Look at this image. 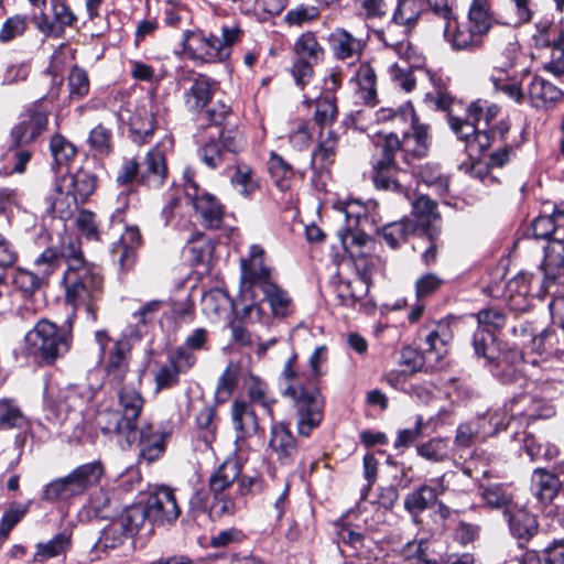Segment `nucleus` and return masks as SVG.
<instances>
[{
  "label": "nucleus",
  "instance_id": "obj_1",
  "mask_svg": "<svg viewBox=\"0 0 564 564\" xmlns=\"http://www.w3.org/2000/svg\"><path fill=\"white\" fill-rule=\"evenodd\" d=\"M264 250L257 245L250 247L249 260L241 262V293L231 303L235 316L248 323L269 322V316L257 302V292L262 293L261 301L269 304L271 314L285 318L294 312V303L289 292L275 280L272 268L264 264Z\"/></svg>",
  "mask_w": 564,
  "mask_h": 564
},
{
  "label": "nucleus",
  "instance_id": "obj_2",
  "mask_svg": "<svg viewBox=\"0 0 564 564\" xmlns=\"http://www.w3.org/2000/svg\"><path fill=\"white\" fill-rule=\"evenodd\" d=\"M282 394L291 399L300 435L310 436L323 420L324 399L310 376L300 372L297 354L293 352L285 361L279 377Z\"/></svg>",
  "mask_w": 564,
  "mask_h": 564
},
{
  "label": "nucleus",
  "instance_id": "obj_3",
  "mask_svg": "<svg viewBox=\"0 0 564 564\" xmlns=\"http://www.w3.org/2000/svg\"><path fill=\"white\" fill-rule=\"evenodd\" d=\"M183 102L191 113H200L209 126H223L231 117V107L223 100L213 102L219 85L212 77L191 72L178 80Z\"/></svg>",
  "mask_w": 564,
  "mask_h": 564
},
{
  "label": "nucleus",
  "instance_id": "obj_4",
  "mask_svg": "<svg viewBox=\"0 0 564 564\" xmlns=\"http://www.w3.org/2000/svg\"><path fill=\"white\" fill-rule=\"evenodd\" d=\"M65 301L74 310L83 307L93 322L97 319L98 302L104 294V278L95 265L74 273H64Z\"/></svg>",
  "mask_w": 564,
  "mask_h": 564
},
{
  "label": "nucleus",
  "instance_id": "obj_5",
  "mask_svg": "<svg viewBox=\"0 0 564 564\" xmlns=\"http://www.w3.org/2000/svg\"><path fill=\"white\" fill-rule=\"evenodd\" d=\"M25 340L30 352L40 357L46 364H53L57 358L66 355L70 348V328L58 327L56 324L41 319L30 330Z\"/></svg>",
  "mask_w": 564,
  "mask_h": 564
},
{
  "label": "nucleus",
  "instance_id": "obj_6",
  "mask_svg": "<svg viewBox=\"0 0 564 564\" xmlns=\"http://www.w3.org/2000/svg\"><path fill=\"white\" fill-rule=\"evenodd\" d=\"M104 474L100 462L80 465L69 475L50 482L43 494L46 500H67L83 495L88 488L98 484Z\"/></svg>",
  "mask_w": 564,
  "mask_h": 564
},
{
  "label": "nucleus",
  "instance_id": "obj_7",
  "mask_svg": "<svg viewBox=\"0 0 564 564\" xmlns=\"http://www.w3.org/2000/svg\"><path fill=\"white\" fill-rule=\"evenodd\" d=\"M130 508L141 514V527L147 522L153 525L172 524L181 516L174 490L166 486L158 488L144 503H134Z\"/></svg>",
  "mask_w": 564,
  "mask_h": 564
},
{
  "label": "nucleus",
  "instance_id": "obj_8",
  "mask_svg": "<svg viewBox=\"0 0 564 564\" xmlns=\"http://www.w3.org/2000/svg\"><path fill=\"white\" fill-rule=\"evenodd\" d=\"M109 520V524L101 531L95 544L96 549L102 551L116 549L122 545L127 539L134 536L142 528L141 514L137 511L133 512L130 506L124 508L118 518Z\"/></svg>",
  "mask_w": 564,
  "mask_h": 564
},
{
  "label": "nucleus",
  "instance_id": "obj_9",
  "mask_svg": "<svg viewBox=\"0 0 564 564\" xmlns=\"http://www.w3.org/2000/svg\"><path fill=\"white\" fill-rule=\"evenodd\" d=\"M448 124L458 140L464 142L470 159L480 156L490 147V134L486 130H479L470 118L462 119L449 115Z\"/></svg>",
  "mask_w": 564,
  "mask_h": 564
},
{
  "label": "nucleus",
  "instance_id": "obj_10",
  "mask_svg": "<svg viewBox=\"0 0 564 564\" xmlns=\"http://www.w3.org/2000/svg\"><path fill=\"white\" fill-rule=\"evenodd\" d=\"M46 127L47 115L36 108H29L12 128L11 141L15 148L28 145L35 141Z\"/></svg>",
  "mask_w": 564,
  "mask_h": 564
},
{
  "label": "nucleus",
  "instance_id": "obj_11",
  "mask_svg": "<svg viewBox=\"0 0 564 564\" xmlns=\"http://www.w3.org/2000/svg\"><path fill=\"white\" fill-rule=\"evenodd\" d=\"M485 37L468 23L459 24L456 15L444 25V39L454 51H478L482 47Z\"/></svg>",
  "mask_w": 564,
  "mask_h": 564
},
{
  "label": "nucleus",
  "instance_id": "obj_12",
  "mask_svg": "<svg viewBox=\"0 0 564 564\" xmlns=\"http://www.w3.org/2000/svg\"><path fill=\"white\" fill-rule=\"evenodd\" d=\"M543 288L545 291L552 285L564 283V235L550 240L544 248Z\"/></svg>",
  "mask_w": 564,
  "mask_h": 564
},
{
  "label": "nucleus",
  "instance_id": "obj_13",
  "mask_svg": "<svg viewBox=\"0 0 564 564\" xmlns=\"http://www.w3.org/2000/svg\"><path fill=\"white\" fill-rule=\"evenodd\" d=\"M412 214L416 218L417 230L429 240H436L441 235V215L437 203L427 195H420L412 202Z\"/></svg>",
  "mask_w": 564,
  "mask_h": 564
},
{
  "label": "nucleus",
  "instance_id": "obj_14",
  "mask_svg": "<svg viewBox=\"0 0 564 564\" xmlns=\"http://www.w3.org/2000/svg\"><path fill=\"white\" fill-rule=\"evenodd\" d=\"M186 196L192 199L194 208L202 216L207 227L218 228L223 219V207L215 196L208 193H199L194 181H188Z\"/></svg>",
  "mask_w": 564,
  "mask_h": 564
},
{
  "label": "nucleus",
  "instance_id": "obj_15",
  "mask_svg": "<svg viewBox=\"0 0 564 564\" xmlns=\"http://www.w3.org/2000/svg\"><path fill=\"white\" fill-rule=\"evenodd\" d=\"M167 177L165 155L159 148L151 149L140 163L139 183L149 188L161 187Z\"/></svg>",
  "mask_w": 564,
  "mask_h": 564
},
{
  "label": "nucleus",
  "instance_id": "obj_16",
  "mask_svg": "<svg viewBox=\"0 0 564 564\" xmlns=\"http://www.w3.org/2000/svg\"><path fill=\"white\" fill-rule=\"evenodd\" d=\"M411 131H404L403 137L405 140V162H409V156L422 159L427 155L431 145V127L419 121L415 111H413V119H408Z\"/></svg>",
  "mask_w": 564,
  "mask_h": 564
},
{
  "label": "nucleus",
  "instance_id": "obj_17",
  "mask_svg": "<svg viewBox=\"0 0 564 564\" xmlns=\"http://www.w3.org/2000/svg\"><path fill=\"white\" fill-rule=\"evenodd\" d=\"M437 487L423 484L404 497V509L416 517L436 505L438 496L445 491L444 475L437 478Z\"/></svg>",
  "mask_w": 564,
  "mask_h": 564
},
{
  "label": "nucleus",
  "instance_id": "obj_18",
  "mask_svg": "<svg viewBox=\"0 0 564 564\" xmlns=\"http://www.w3.org/2000/svg\"><path fill=\"white\" fill-rule=\"evenodd\" d=\"M269 447L282 465H291L297 455L296 441L284 423L271 426Z\"/></svg>",
  "mask_w": 564,
  "mask_h": 564
},
{
  "label": "nucleus",
  "instance_id": "obj_19",
  "mask_svg": "<svg viewBox=\"0 0 564 564\" xmlns=\"http://www.w3.org/2000/svg\"><path fill=\"white\" fill-rule=\"evenodd\" d=\"M231 420L236 432V443L253 436L259 422L253 408L245 401L235 400L231 404Z\"/></svg>",
  "mask_w": 564,
  "mask_h": 564
},
{
  "label": "nucleus",
  "instance_id": "obj_20",
  "mask_svg": "<svg viewBox=\"0 0 564 564\" xmlns=\"http://www.w3.org/2000/svg\"><path fill=\"white\" fill-rule=\"evenodd\" d=\"M406 173L397 165L375 163L372 171V182L377 189L402 194L408 197V187L403 178Z\"/></svg>",
  "mask_w": 564,
  "mask_h": 564
},
{
  "label": "nucleus",
  "instance_id": "obj_21",
  "mask_svg": "<svg viewBox=\"0 0 564 564\" xmlns=\"http://www.w3.org/2000/svg\"><path fill=\"white\" fill-rule=\"evenodd\" d=\"M131 344L128 338L123 337L116 340L112 350L109 352L106 362V373L109 380L122 383L129 370V356L131 352Z\"/></svg>",
  "mask_w": 564,
  "mask_h": 564
},
{
  "label": "nucleus",
  "instance_id": "obj_22",
  "mask_svg": "<svg viewBox=\"0 0 564 564\" xmlns=\"http://www.w3.org/2000/svg\"><path fill=\"white\" fill-rule=\"evenodd\" d=\"M126 419L119 411H104L97 416V425L105 435L115 434L132 445L139 440V430L126 424Z\"/></svg>",
  "mask_w": 564,
  "mask_h": 564
},
{
  "label": "nucleus",
  "instance_id": "obj_23",
  "mask_svg": "<svg viewBox=\"0 0 564 564\" xmlns=\"http://www.w3.org/2000/svg\"><path fill=\"white\" fill-rule=\"evenodd\" d=\"M54 247L56 248L59 261L62 262V260H64L67 264V269L64 273H74L95 267V264L88 263L85 260L82 241L78 237H64L61 242L54 245Z\"/></svg>",
  "mask_w": 564,
  "mask_h": 564
},
{
  "label": "nucleus",
  "instance_id": "obj_24",
  "mask_svg": "<svg viewBox=\"0 0 564 564\" xmlns=\"http://www.w3.org/2000/svg\"><path fill=\"white\" fill-rule=\"evenodd\" d=\"M241 474V467L236 459L221 463L208 478V489L212 496L229 495L228 490Z\"/></svg>",
  "mask_w": 564,
  "mask_h": 564
},
{
  "label": "nucleus",
  "instance_id": "obj_25",
  "mask_svg": "<svg viewBox=\"0 0 564 564\" xmlns=\"http://www.w3.org/2000/svg\"><path fill=\"white\" fill-rule=\"evenodd\" d=\"M424 335L425 344L429 346L427 351L435 352L437 357H442L447 351V345L453 338L449 322L446 319L433 321L425 324L421 328Z\"/></svg>",
  "mask_w": 564,
  "mask_h": 564
},
{
  "label": "nucleus",
  "instance_id": "obj_26",
  "mask_svg": "<svg viewBox=\"0 0 564 564\" xmlns=\"http://www.w3.org/2000/svg\"><path fill=\"white\" fill-rule=\"evenodd\" d=\"M533 17V0H505L502 10L498 13L502 24L513 28L529 24Z\"/></svg>",
  "mask_w": 564,
  "mask_h": 564
},
{
  "label": "nucleus",
  "instance_id": "obj_27",
  "mask_svg": "<svg viewBox=\"0 0 564 564\" xmlns=\"http://www.w3.org/2000/svg\"><path fill=\"white\" fill-rule=\"evenodd\" d=\"M491 373L502 383L516 382L522 378L523 361L517 350H509L489 365Z\"/></svg>",
  "mask_w": 564,
  "mask_h": 564
},
{
  "label": "nucleus",
  "instance_id": "obj_28",
  "mask_svg": "<svg viewBox=\"0 0 564 564\" xmlns=\"http://www.w3.org/2000/svg\"><path fill=\"white\" fill-rule=\"evenodd\" d=\"M120 413L126 419L128 426L138 429V421L144 406V398L132 386L122 384L118 391Z\"/></svg>",
  "mask_w": 564,
  "mask_h": 564
},
{
  "label": "nucleus",
  "instance_id": "obj_29",
  "mask_svg": "<svg viewBox=\"0 0 564 564\" xmlns=\"http://www.w3.org/2000/svg\"><path fill=\"white\" fill-rule=\"evenodd\" d=\"M531 481V491L543 506L554 500L562 486L557 476L542 468L534 469Z\"/></svg>",
  "mask_w": 564,
  "mask_h": 564
},
{
  "label": "nucleus",
  "instance_id": "obj_30",
  "mask_svg": "<svg viewBox=\"0 0 564 564\" xmlns=\"http://www.w3.org/2000/svg\"><path fill=\"white\" fill-rule=\"evenodd\" d=\"M329 44L338 59L359 57L365 47L361 39L355 37L343 28L335 29L329 35Z\"/></svg>",
  "mask_w": 564,
  "mask_h": 564
},
{
  "label": "nucleus",
  "instance_id": "obj_31",
  "mask_svg": "<svg viewBox=\"0 0 564 564\" xmlns=\"http://www.w3.org/2000/svg\"><path fill=\"white\" fill-rule=\"evenodd\" d=\"M505 514L508 517L510 532L516 539L529 541L538 533L536 518L525 509L506 510Z\"/></svg>",
  "mask_w": 564,
  "mask_h": 564
},
{
  "label": "nucleus",
  "instance_id": "obj_32",
  "mask_svg": "<svg viewBox=\"0 0 564 564\" xmlns=\"http://www.w3.org/2000/svg\"><path fill=\"white\" fill-rule=\"evenodd\" d=\"M61 180H65V188L82 200V203H86L97 187L96 174L84 167L78 169L75 173L62 177Z\"/></svg>",
  "mask_w": 564,
  "mask_h": 564
},
{
  "label": "nucleus",
  "instance_id": "obj_33",
  "mask_svg": "<svg viewBox=\"0 0 564 564\" xmlns=\"http://www.w3.org/2000/svg\"><path fill=\"white\" fill-rule=\"evenodd\" d=\"M56 196L51 204V210L61 219H68L82 203L67 188H65V180H56L54 185Z\"/></svg>",
  "mask_w": 564,
  "mask_h": 564
},
{
  "label": "nucleus",
  "instance_id": "obj_34",
  "mask_svg": "<svg viewBox=\"0 0 564 564\" xmlns=\"http://www.w3.org/2000/svg\"><path fill=\"white\" fill-rule=\"evenodd\" d=\"M416 454L427 462L440 464L453 457V448L447 438L437 436L420 443L416 446Z\"/></svg>",
  "mask_w": 564,
  "mask_h": 564
},
{
  "label": "nucleus",
  "instance_id": "obj_35",
  "mask_svg": "<svg viewBox=\"0 0 564 564\" xmlns=\"http://www.w3.org/2000/svg\"><path fill=\"white\" fill-rule=\"evenodd\" d=\"M412 30L405 28L403 24L395 23L393 19L381 29L375 30L376 37L383 43L384 46L392 48L400 53Z\"/></svg>",
  "mask_w": 564,
  "mask_h": 564
},
{
  "label": "nucleus",
  "instance_id": "obj_36",
  "mask_svg": "<svg viewBox=\"0 0 564 564\" xmlns=\"http://www.w3.org/2000/svg\"><path fill=\"white\" fill-rule=\"evenodd\" d=\"M72 545V536L67 532H61L54 535L45 543H37L36 552L33 555L35 563L45 561L64 554Z\"/></svg>",
  "mask_w": 564,
  "mask_h": 564
},
{
  "label": "nucleus",
  "instance_id": "obj_37",
  "mask_svg": "<svg viewBox=\"0 0 564 564\" xmlns=\"http://www.w3.org/2000/svg\"><path fill=\"white\" fill-rule=\"evenodd\" d=\"M424 9L420 0H397V6L392 12L391 19L395 23L403 24L410 30H414L422 17Z\"/></svg>",
  "mask_w": 564,
  "mask_h": 564
},
{
  "label": "nucleus",
  "instance_id": "obj_38",
  "mask_svg": "<svg viewBox=\"0 0 564 564\" xmlns=\"http://www.w3.org/2000/svg\"><path fill=\"white\" fill-rule=\"evenodd\" d=\"M162 307L163 301L161 300H152L143 304L140 310L132 314L135 324L127 329V336L140 338L147 330L148 325L153 323Z\"/></svg>",
  "mask_w": 564,
  "mask_h": 564
},
{
  "label": "nucleus",
  "instance_id": "obj_39",
  "mask_svg": "<svg viewBox=\"0 0 564 564\" xmlns=\"http://www.w3.org/2000/svg\"><path fill=\"white\" fill-rule=\"evenodd\" d=\"M417 230L415 220L403 218L400 221H393L384 225L380 229V235L383 240L392 248H398L401 243L405 242L409 235Z\"/></svg>",
  "mask_w": 564,
  "mask_h": 564
},
{
  "label": "nucleus",
  "instance_id": "obj_40",
  "mask_svg": "<svg viewBox=\"0 0 564 564\" xmlns=\"http://www.w3.org/2000/svg\"><path fill=\"white\" fill-rule=\"evenodd\" d=\"M521 564H564V539L554 540L542 554L534 550L527 551Z\"/></svg>",
  "mask_w": 564,
  "mask_h": 564
},
{
  "label": "nucleus",
  "instance_id": "obj_41",
  "mask_svg": "<svg viewBox=\"0 0 564 564\" xmlns=\"http://www.w3.org/2000/svg\"><path fill=\"white\" fill-rule=\"evenodd\" d=\"M518 43L516 36L512 34L506 35L499 40L492 47V58L497 67L502 70H508L514 65V61L518 54Z\"/></svg>",
  "mask_w": 564,
  "mask_h": 564
},
{
  "label": "nucleus",
  "instance_id": "obj_42",
  "mask_svg": "<svg viewBox=\"0 0 564 564\" xmlns=\"http://www.w3.org/2000/svg\"><path fill=\"white\" fill-rule=\"evenodd\" d=\"M491 3L490 0H471L468 10V24L487 36L491 29Z\"/></svg>",
  "mask_w": 564,
  "mask_h": 564
},
{
  "label": "nucleus",
  "instance_id": "obj_43",
  "mask_svg": "<svg viewBox=\"0 0 564 564\" xmlns=\"http://www.w3.org/2000/svg\"><path fill=\"white\" fill-rule=\"evenodd\" d=\"M91 508L96 517L105 520L118 518L120 501L112 491L100 490L91 498Z\"/></svg>",
  "mask_w": 564,
  "mask_h": 564
},
{
  "label": "nucleus",
  "instance_id": "obj_44",
  "mask_svg": "<svg viewBox=\"0 0 564 564\" xmlns=\"http://www.w3.org/2000/svg\"><path fill=\"white\" fill-rule=\"evenodd\" d=\"M529 94L532 100L540 101L543 106L553 105L563 97V91L558 87L538 76L532 79Z\"/></svg>",
  "mask_w": 564,
  "mask_h": 564
},
{
  "label": "nucleus",
  "instance_id": "obj_45",
  "mask_svg": "<svg viewBox=\"0 0 564 564\" xmlns=\"http://www.w3.org/2000/svg\"><path fill=\"white\" fill-rule=\"evenodd\" d=\"M293 52L295 58L311 61L313 64H317L324 56V50L312 32L303 33L295 41Z\"/></svg>",
  "mask_w": 564,
  "mask_h": 564
},
{
  "label": "nucleus",
  "instance_id": "obj_46",
  "mask_svg": "<svg viewBox=\"0 0 564 564\" xmlns=\"http://www.w3.org/2000/svg\"><path fill=\"white\" fill-rule=\"evenodd\" d=\"M338 139L334 131H328L322 139L311 158V165L319 164V169H326L335 162Z\"/></svg>",
  "mask_w": 564,
  "mask_h": 564
},
{
  "label": "nucleus",
  "instance_id": "obj_47",
  "mask_svg": "<svg viewBox=\"0 0 564 564\" xmlns=\"http://www.w3.org/2000/svg\"><path fill=\"white\" fill-rule=\"evenodd\" d=\"M13 284L23 297H32L36 291L47 284L35 270L18 268L13 275Z\"/></svg>",
  "mask_w": 564,
  "mask_h": 564
},
{
  "label": "nucleus",
  "instance_id": "obj_48",
  "mask_svg": "<svg viewBox=\"0 0 564 564\" xmlns=\"http://www.w3.org/2000/svg\"><path fill=\"white\" fill-rule=\"evenodd\" d=\"M28 420L14 400H0V430L23 429Z\"/></svg>",
  "mask_w": 564,
  "mask_h": 564
},
{
  "label": "nucleus",
  "instance_id": "obj_49",
  "mask_svg": "<svg viewBox=\"0 0 564 564\" xmlns=\"http://www.w3.org/2000/svg\"><path fill=\"white\" fill-rule=\"evenodd\" d=\"M130 130L133 141L145 143L155 130V117L145 109L139 110L130 120Z\"/></svg>",
  "mask_w": 564,
  "mask_h": 564
},
{
  "label": "nucleus",
  "instance_id": "obj_50",
  "mask_svg": "<svg viewBox=\"0 0 564 564\" xmlns=\"http://www.w3.org/2000/svg\"><path fill=\"white\" fill-rule=\"evenodd\" d=\"M356 79L359 87L360 98L369 105H375L377 97L376 73L368 63H362L358 67Z\"/></svg>",
  "mask_w": 564,
  "mask_h": 564
},
{
  "label": "nucleus",
  "instance_id": "obj_51",
  "mask_svg": "<svg viewBox=\"0 0 564 564\" xmlns=\"http://www.w3.org/2000/svg\"><path fill=\"white\" fill-rule=\"evenodd\" d=\"M495 335L491 330L485 328H478L473 336V347L475 354L482 357L487 365L494 364L497 359L495 356Z\"/></svg>",
  "mask_w": 564,
  "mask_h": 564
},
{
  "label": "nucleus",
  "instance_id": "obj_52",
  "mask_svg": "<svg viewBox=\"0 0 564 564\" xmlns=\"http://www.w3.org/2000/svg\"><path fill=\"white\" fill-rule=\"evenodd\" d=\"M239 370L232 364H229L218 379L215 398L218 403L227 402L232 395L238 384Z\"/></svg>",
  "mask_w": 564,
  "mask_h": 564
},
{
  "label": "nucleus",
  "instance_id": "obj_53",
  "mask_svg": "<svg viewBox=\"0 0 564 564\" xmlns=\"http://www.w3.org/2000/svg\"><path fill=\"white\" fill-rule=\"evenodd\" d=\"M140 437V457L148 462L152 463L159 459L165 452V435H153V436H144L143 432L139 431Z\"/></svg>",
  "mask_w": 564,
  "mask_h": 564
},
{
  "label": "nucleus",
  "instance_id": "obj_54",
  "mask_svg": "<svg viewBox=\"0 0 564 564\" xmlns=\"http://www.w3.org/2000/svg\"><path fill=\"white\" fill-rule=\"evenodd\" d=\"M337 113L336 97L334 95H325L315 101L314 121L318 127L330 126L336 120Z\"/></svg>",
  "mask_w": 564,
  "mask_h": 564
},
{
  "label": "nucleus",
  "instance_id": "obj_55",
  "mask_svg": "<svg viewBox=\"0 0 564 564\" xmlns=\"http://www.w3.org/2000/svg\"><path fill=\"white\" fill-rule=\"evenodd\" d=\"M34 270L41 275L43 280L48 283L50 276L59 268L61 261L54 245L47 247L43 252L35 258Z\"/></svg>",
  "mask_w": 564,
  "mask_h": 564
},
{
  "label": "nucleus",
  "instance_id": "obj_56",
  "mask_svg": "<svg viewBox=\"0 0 564 564\" xmlns=\"http://www.w3.org/2000/svg\"><path fill=\"white\" fill-rule=\"evenodd\" d=\"M186 250L191 253L194 264H204L209 260L214 246L209 240L204 239L203 234L197 232L187 240Z\"/></svg>",
  "mask_w": 564,
  "mask_h": 564
},
{
  "label": "nucleus",
  "instance_id": "obj_57",
  "mask_svg": "<svg viewBox=\"0 0 564 564\" xmlns=\"http://www.w3.org/2000/svg\"><path fill=\"white\" fill-rule=\"evenodd\" d=\"M359 18L364 20H382L388 15L386 0H352Z\"/></svg>",
  "mask_w": 564,
  "mask_h": 564
},
{
  "label": "nucleus",
  "instance_id": "obj_58",
  "mask_svg": "<svg viewBox=\"0 0 564 564\" xmlns=\"http://www.w3.org/2000/svg\"><path fill=\"white\" fill-rule=\"evenodd\" d=\"M50 149L57 166L66 165L76 155L74 144L62 134H55L51 138Z\"/></svg>",
  "mask_w": 564,
  "mask_h": 564
},
{
  "label": "nucleus",
  "instance_id": "obj_59",
  "mask_svg": "<svg viewBox=\"0 0 564 564\" xmlns=\"http://www.w3.org/2000/svg\"><path fill=\"white\" fill-rule=\"evenodd\" d=\"M403 557L405 564H440L433 557L423 541H413L408 543L403 549Z\"/></svg>",
  "mask_w": 564,
  "mask_h": 564
},
{
  "label": "nucleus",
  "instance_id": "obj_60",
  "mask_svg": "<svg viewBox=\"0 0 564 564\" xmlns=\"http://www.w3.org/2000/svg\"><path fill=\"white\" fill-rule=\"evenodd\" d=\"M67 85L69 89V98L73 100H79L89 93L88 75L78 66H74L70 69Z\"/></svg>",
  "mask_w": 564,
  "mask_h": 564
},
{
  "label": "nucleus",
  "instance_id": "obj_61",
  "mask_svg": "<svg viewBox=\"0 0 564 564\" xmlns=\"http://www.w3.org/2000/svg\"><path fill=\"white\" fill-rule=\"evenodd\" d=\"M180 373V368L172 362L160 366L154 373L155 392L177 386Z\"/></svg>",
  "mask_w": 564,
  "mask_h": 564
},
{
  "label": "nucleus",
  "instance_id": "obj_62",
  "mask_svg": "<svg viewBox=\"0 0 564 564\" xmlns=\"http://www.w3.org/2000/svg\"><path fill=\"white\" fill-rule=\"evenodd\" d=\"M498 112V106L481 99L471 102L467 108L468 118H470L476 124L480 121H485L486 124H489L490 121L496 118Z\"/></svg>",
  "mask_w": 564,
  "mask_h": 564
},
{
  "label": "nucleus",
  "instance_id": "obj_63",
  "mask_svg": "<svg viewBox=\"0 0 564 564\" xmlns=\"http://www.w3.org/2000/svg\"><path fill=\"white\" fill-rule=\"evenodd\" d=\"M401 151L405 155V140H402L395 133H389L386 135L381 147V158L376 163H382L388 165H397L395 154Z\"/></svg>",
  "mask_w": 564,
  "mask_h": 564
},
{
  "label": "nucleus",
  "instance_id": "obj_64",
  "mask_svg": "<svg viewBox=\"0 0 564 564\" xmlns=\"http://www.w3.org/2000/svg\"><path fill=\"white\" fill-rule=\"evenodd\" d=\"M88 142L99 154H109L112 149L111 131L105 126L98 124L90 131Z\"/></svg>",
  "mask_w": 564,
  "mask_h": 564
}]
</instances>
